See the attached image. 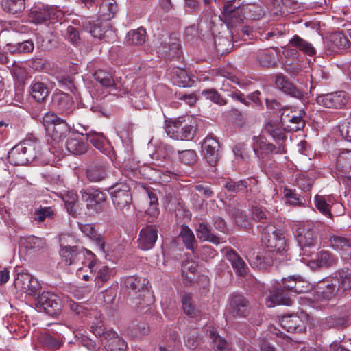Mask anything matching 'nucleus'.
Masks as SVG:
<instances>
[{"label": "nucleus", "mask_w": 351, "mask_h": 351, "mask_svg": "<svg viewBox=\"0 0 351 351\" xmlns=\"http://www.w3.org/2000/svg\"><path fill=\"white\" fill-rule=\"evenodd\" d=\"M228 213L240 228L245 230L251 228V222L243 210L235 206H229Z\"/></svg>", "instance_id": "nucleus-34"}, {"label": "nucleus", "mask_w": 351, "mask_h": 351, "mask_svg": "<svg viewBox=\"0 0 351 351\" xmlns=\"http://www.w3.org/2000/svg\"><path fill=\"white\" fill-rule=\"evenodd\" d=\"M230 313L234 317H245L250 313V302L240 294L232 295L230 299Z\"/></svg>", "instance_id": "nucleus-16"}, {"label": "nucleus", "mask_w": 351, "mask_h": 351, "mask_svg": "<svg viewBox=\"0 0 351 351\" xmlns=\"http://www.w3.org/2000/svg\"><path fill=\"white\" fill-rule=\"evenodd\" d=\"M202 95L204 96L206 99L218 105L224 106L227 104L226 100L215 89L204 90L202 92Z\"/></svg>", "instance_id": "nucleus-62"}, {"label": "nucleus", "mask_w": 351, "mask_h": 351, "mask_svg": "<svg viewBox=\"0 0 351 351\" xmlns=\"http://www.w3.org/2000/svg\"><path fill=\"white\" fill-rule=\"evenodd\" d=\"M109 167L107 162L97 160L88 165L86 172V177L90 182H100L107 177Z\"/></svg>", "instance_id": "nucleus-15"}, {"label": "nucleus", "mask_w": 351, "mask_h": 351, "mask_svg": "<svg viewBox=\"0 0 351 351\" xmlns=\"http://www.w3.org/2000/svg\"><path fill=\"white\" fill-rule=\"evenodd\" d=\"M165 129L167 134L175 140L191 141L195 134V128L192 125H188L180 119L173 121H165Z\"/></svg>", "instance_id": "nucleus-5"}, {"label": "nucleus", "mask_w": 351, "mask_h": 351, "mask_svg": "<svg viewBox=\"0 0 351 351\" xmlns=\"http://www.w3.org/2000/svg\"><path fill=\"white\" fill-rule=\"evenodd\" d=\"M173 80L180 87H190L194 82L185 70L180 69L173 71Z\"/></svg>", "instance_id": "nucleus-47"}, {"label": "nucleus", "mask_w": 351, "mask_h": 351, "mask_svg": "<svg viewBox=\"0 0 351 351\" xmlns=\"http://www.w3.org/2000/svg\"><path fill=\"white\" fill-rule=\"evenodd\" d=\"M196 231L197 237L199 239L210 241L215 245L221 243V239L213 232L211 227L208 223H199Z\"/></svg>", "instance_id": "nucleus-39"}, {"label": "nucleus", "mask_w": 351, "mask_h": 351, "mask_svg": "<svg viewBox=\"0 0 351 351\" xmlns=\"http://www.w3.org/2000/svg\"><path fill=\"white\" fill-rule=\"evenodd\" d=\"M80 229L86 236L95 241L96 245L101 251L105 252V243L91 224H80Z\"/></svg>", "instance_id": "nucleus-45"}, {"label": "nucleus", "mask_w": 351, "mask_h": 351, "mask_svg": "<svg viewBox=\"0 0 351 351\" xmlns=\"http://www.w3.org/2000/svg\"><path fill=\"white\" fill-rule=\"evenodd\" d=\"M315 205L321 213L333 219V215L330 212V205L326 202L324 197L317 195L315 197Z\"/></svg>", "instance_id": "nucleus-57"}, {"label": "nucleus", "mask_w": 351, "mask_h": 351, "mask_svg": "<svg viewBox=\"0 0 351 351\" xmlns=\"http://www.w3.org/2000/svg\"><path fill=\"white\" fill-rule=\"evenodd\" d=\"M102 345L106 351H125L127 348L125 341L112 330H108V332L103 339Z\"/></svg>", "instance_id": "nucleus-24"}, {"label": "nucleus", "mask_w": 351, "mask_h": 351, "mask_svg": "<svg viewBox=\"0 0 351 351\" xmlns=\"http://www.w3.org/2000/svg\"><path fill=\"white\" fill-rule=\"evenodd\" d=\"M84 30L89 32L93 37L101 40L104 37L106 26L101 20L86 21L83 24Z\"/></svg>", "instance_id": "nucleus-37"}, {"label": "nucleus", "mask_w": 351, "mask_h": 351, "mask_svg": "<svg viewBox=\"0 0 351 351\" xmlns=\"http://www.w3.org/2000/svg\"><path fill=\"white\" fill-rule=\"evenodd\" d=\"M24 240V244L27 249L36 251L43 248L45 244V241L43 239L33 235L27 237Z\"/></svg>", "instance_id": "nucleus-60"}, {"label": "nucleus", "mask_w": 351, "mask_h": 351, "mask_svg": "<svg viewBox=\"0 0 351 351\" xmlns=\"http://www.w3.org/2000/svg\"><path fill=\"white\" fill-rule=\"evenodd\" d=\"M275 249L258 252L251 258L250 261V265L253 267L260 269H265L268 267L271 266L274 263V258H276L278 254Z\"/></svg>", "instance_id": "nucleus-21"}, {"label": "nucleus", "mask_w": 351, "mask_h": 351, "mask_svg": "<svg viewBox=\"0 0 351 351\" xmlns=\"http://www.w3.org/2000/svg\"><path fill=\"white\" fill-rule=\"evenodd\" d=\"M337 291V285L331 276L330 279L319 282L317 285V293H319L323 299L330 300L333 297Z\"/></svg>", "instance_id": "nucleus-40"}, {"label": "nucleus", "mask_w": 351, "mask_h": 351, "mask_svg": "<svg viewBox=\"0 0 351 351\" xmlns=\"http://www.w3.org/2000/svg\"><path fill=\"white\" fill-rule=\"evenodd\" d=\"M88 139L95 148L101 152H105L107 149L108 141L103 134H95L89 135Z\"/></svg>", "instance_id": "nucleus-58"}, {"label": "nucleus", "mask_w": 351, "mask_h": 351, "mask_svg": "<svg viewBox=\"0 0 351 351\" xmlns=\"http://www.w3.org/2000/svg\"><path fill=\"white\" fill-rule=\"evenodd\" d=\"M245 19L259 20L265 15V9L258 3L243 4L241 6Z\"/></svg>", "instance_id": "nucleus-38"}, {"label": "nucleus", "mask_w": 351, "mask_h": 351, "mask_svg": "<svg viewBox=\"0 0 351 351\" xmlns=\"http://www.w3.org/2000/svg\"><path fill=\"white\" fill-rule=\"evenodd\" d=\"M283 195L284 197L287 200V203L290 205L297 206L302 204V199L300 196L296 194L295 191H293L291 189L285 187L283 189Z\"/></svg>", "instance_id": "nucleus-64"}, {"label": "nucleus", "mask_w": 351, "mask_h": 351, "mask_svg": "<svg viewBox=\"0 0 351 351\" xmlns=\"http://www.w3.org/2000/svg\"><path fill=\"white\" fill-rule=\"evenodd\" d=\"M62 200L69 215L76 217L78 210V196L73 191H64L62 194Z\"/></svg>", "instance_id": "nucleus-35"}, {"label": "nucleus", "mask_w": 351, "mask_h": 351, "mask_svg": "<svg viewBox=\"0 0 351 351\" xmlns=\"http://www.w3.org/2000/svg\"><path fill=\"white\" fill-rule=\"evenodd\" d=\"M336 166L337 169L343 173L350 171L351 169V150L344 149L338 154Z\"/></svg>", "instance_id": "nucleus-42"}, {"label": "nucleus", "mask_w": 351, "mask_h": 351, "mask_svg": "<svg viewBox=\"0 0 351 351\" xmlns=\"http://www.w3.org/2000/svg\"><path fill=\"white\" fill-rule=\"evenodd\" d=\"M261 232L262 242L264 243L267 247L277 248L280 250L281 245L285 244V241L279 237L276 228L271 224V221L267 223L260 226Z\"/></svg>", "instance_id": "nucleus-11"}, {"label": "nucleus", "mask_w": 351, "mask_h": 351, "mask_svg": "<svg viewBox=\"0 0 351 351\" xmlns=\"http://www.w3.org/2000/svg\"><path fill=\"white\" fill-rule=\"evenodd\" d=\"M335 263L336 258L330 252L322 251L315 260L309 261L308 265L315 269L318 267H328L335 265Z\"/></svg>", "instance_id": "nucleus-36"}, {"label": "nucleus", "mask_w": 351, "mask_h": 351, "mask_svg": "<svg viewBox=\"0 0 351 351\" xmlns=\"http://www.w3.org/2000/svg\"><path fill=\"white\" fill-rule=\"evenodd\" d=\"M40 144L36 139H25L8 152V160L13 165H24L33 161L40 154Z\"/></svg>", "instance_id": "nucleus-1"}, {"label": "nucleus", "mask_w": 351, "mask_h": 351, "mask_svg": "<svg viewBox=\"0 0 351 351\" xmlns=\"http://www.w3.org/2000/svg\"><path fill=\"white\" fill-rule=\"evenodd\" d=\"M112 203L117 210H128L132 203V197L130 187L125 178H121L109 189Z\"/></svg>", "instance_id": "nucleus-3"}, {"label": "nucleus", "mask_w": 351, "mask_h": 351, "mask_svg": "<svg viewBox=\"0 0 351 351\" xmlns=\"http://www.w3.org/2000/svg\"><path fill=\"white\" fill-rule=\"evenodd\" d=\"M177 153L179 155V160H180V162L186 165L192 166L197 161V155L194 150H178Z\"/></svg>", "instance_id": "nucleus-56"}, {"label": "nucleus", "mask_w": 351, "mask_h": 351, "mask_svg": "<svg viewBox=\"0 0 351 351\" xmlns=\"http://www.w3.org/2000/svg\"><path fill=\"white\" fill-rule=\"evenodd\" d=\"M336 285L337 291L344 292L351 289V269L343 268L335 272L332 276Z\"/></svg>", "instance_id": "nucleus-26"}, {"label": "nucleus", "mask_w": 351, "mask_h": 351, "mask_svg": "<svg viewBox=\"0 0 351 351\" xmlns=\"http://www.w3.org/2000/svg\"><path fill=\"white\" fill-rule=\"evenodd\" d=\"M245 17L241 6L232 9V5H226L223 8V21L228 29H234L243 23Z\"/></svg>", "instance_id": "nucleus-19"}, {"label": "nucleus", "mask_w": 351, "mask_h": 351, "mask_svg": "<svg viewBox=\"0 0 351 351\" xmlns=\"http://www.w3.org/2000/svg\"><path fill=\"white\" fill-rule=\"evenodd\" d=\"M30 94L37 102L45 101L49 95L47 86L43 82H33L30 86Z\"/></svg>", "instance_id": "nucleus-44"}, {"label": "nucleus", "mask_w": 351, "mask_h": 351, "mask_svg": "<svg viewBox=\"0 0 351 351\" xmlns=\"http://www.w3.org/2000/svg\"><path fill=\"white\" fill-rule=\"evenodd\" d=\"M99 2L100 10L108 15V19L113 17L117 11V5L114 0H101Z\"/></svg>", "instance_id": "nucleus-61"}, {"label": "nucleus", "mask_w": 351, "mask_h": 351, "mask_svg": "<svg viewBox=\"0 0 351 351\" xmlns=\"http://www.w3.org/2000/svg\"><path fill=\"white\" fill-rule=\"evenodd\" d=\"M257 60L263 67H274L276 65V55L270 50L258 51L256 56Z\"/></svg>", "instance_id": "nucleus-46"}, {"label": "nucleus", "mask_w": 351, "mask_h": 351, "mask_svg": "<svg viewBox=\"0 0 351 351\" xmlns=\"http://www.w3.org/2000/svg\"><path fill=\"white\" fill-rule=\"evenodd\" d=\"M255 142L253 145V150L255 155L260 159H265L274 153L280 152V147H276L274 144L267 142L263 138L254 137Z\"/></svg>", "instance_id": "nucleus-22"}, {"label": "nucleus", "mask_w": 351, "mask_h": 351, "mask_svg": "<svg viewBox=\"0 0 351 351\" xmlns=\"http://www.w3.org/2000/svg\"><path fill=\"white\" fill-rule=\"evenodd\" d=\"M149 280L140 276H129L125 280V285L135 293H139L138 301L136 302L137 308L142 311L144 305L149 306L154 302L153 295L149 291Z\"/></svg>", "instance_id": "nucleus-2"}, {"label": "nucleus", "mask_w": 351, "mask_h": 351, "mask_svg": "<svg viewBox=\"0 0 351 351\" xmlns=\"http://www.w3.org/2000/svg\"><path fill=\"white\" fill-rule=\"evenodd\" d=\"M38 340L43 346L51 350H58L63 344V342L60 337H53L47 332L40 333L38 335Z\"/></svg>", "instance_id": "nucleus-43"}, {"label": "nucleus", "mask_w": 351, "mask_h": 351, "mask_svg": "<svg viewBox=\"0 0 351 351\" xmlns=\"http://www.w3.org/2000/svg\"><path fill=\"white\" fill-rule=\"evenodd\" d=\"M16 287L30 295H36L41 288L38 280L29 274L19 273L14 280Z\"/></svg>", "instance_id": "nucleus-13"}, {"label": "nucleus", "mask_w": 351, "mask_h": 351, "mask_svg": "<svg viewBox=\"0 0 351 351\" xmlns=\"http://www.w3.org/2000/svg\"><path fill=\"white\" fill-rule=\"evenodd\" d=\"M226 257L230 262L238 276H245L247 274L248 270L247 265L234 250L232 249L227 250Z\"/></svg>", "instance_id": "nucleus-30"}, {"label": "nucleus", "mask_w": 351, "mask_h": 351, "mask_svg": "<svg viewBox=\"0 0 351 351\" xmlns=\"http://www.w3.org/2000/svg\"><path fill=\"white\" fill-rule=\"evenodd\" d=\"M36 306L43 309L51 316L58 315L62 309V302L60 298L51 292H43L36 299Z\"/></svg>", "instance_id": "nucleus-9"}, {"label": "nucleus", "mask_w": 351, "mask_h": 351, "mask_svg": "<svg viewBox=\"0 0 351 351\" xmlns=\"http://www.w3.org/2000/svg\"><path fill=\"white\" fill-rule=\"evenodd\" d=\"M322 225L319 221H306L296 229L295 237L302 250L315 245L318 240V228Z\"/></svg>", "instance_id": "nucleus-4"}, {"label": "nucleus", "mask_w": 351, "mask_h": 351, "mask_svg": "<svg viewBox=\"0 0 351 351\" xmlns=\"http://www.w3.org/2000/svg\"><path fill=\"white\" fill-rule=\"evenodd\" d=\"M275 84L279 90L293 97L302 99L304 96L303 93L282 73L276 75Z\"/></svg>", "instance_id": "nucleus-23"}, {"label": "nucleus", "mask_w": 351, "mask_h": 351, "mask_svg": "<svg viewBox=\"0 0 351 351\" xmlns=\"http://www.w3.org/2000/svg\"><path fill=\"white\" fill-rule=\"evenodd\" d=\"M55 215V210L53 207L40 206L38 209L35 210L33 214V219L38 223L43 222L46 219H52Z\"/></svg>", "instance_id": "nucleus-53"}, {"label": "nucleus", "mask_w": 351, "mask_h": 351, "mask_svg": "<svg viewBox=\"0 0 351 351\" xmlns=\"http://www.w3.org/2000/svg\"><path fill=\"white\" fill-rule=\"evenodd\" d=\"M252 219L256 222H260L263 224L270 221L269 213L264 211L258 206L252 207L251 209Z\"/></svg>", "instance_id": "nucleus-59"}, {"label": "nucleus", "mask_w": 351, "mask_h": 351, "mask_svg": "<svg viewBox=\"0 0 351 351\" xmlns=\"http://www.w3.org/2000/svg\"><path fill=\"white\" fill-rule=\"evenodd\" d=\"M3 9L12 14L22 12L25 8V0H2Z\"/></svg>", "instance_id": "nucleus-49"}, {"label": "nucleus", "mask_w": 351, "mask_h": 351, "mask_svg": "<svg viewBox=\"0 0 351 351\" xmlns=\"http://www.w3.org/2000/svg\"><path fill=\"white\" fill-rule=\"evenodd\" d=\"M48 130L51 131V138L53 141L59 142L67 136L70 132V128L64 120L61 119L58 123L53 124Z\"/></svg>", "instance_id": "nucleus-41"}, {"label": "nucleus", "mask_w": 351, "mask_h": 351, "mask_svg": "<svg viewBox=\"0 0 351 351\" xmlns=\"http://www.w3.org/2000/svg\"><path fill=\"white\" fill-rule=\"evenodd\" d=\"M220 20L221 17L216 14L212 8H206L202 12L197 26L187 27L186 34H192L195 32L199 36L203 32H211L216 23Z\"/></svg>", "instance_id": "nucleus-7"}, {"label": "nucleus", "mask_w": 351, "mask_h": 351, "mask_svg": "<svg viewBox=\"0 0 351 351\" xmlns=\"http://www.w3.org/2000/svg\"><path fill=\"white\" fill-rule=\"evenodd\" d=\"M265 131L271 135L274 140H282L285 137L281 128L271 122L265 125Z\"/></svg>", "instance_id": "nucleus-63"}, {"label": "nucleus", "mask_w": 351, "mask_h": 351, "mask_svg": "<svg viewBox=\"0 0 351 351\" xmlns=\"http://www.w3.org/2000/svg\"><path fill=\"white\" fill-rule=\"evenodd\" d=\"M81 247L77 246H66L60 250V256L62 261L66 265L78 264L79 258H82V255L79 254Z\"/></svg>", "instance_id": "nucleus-33"}, {"label": "nucleus", "mask_w": 351, "mask_h": 351, "mask_svg": "<svg viewBox=\"0 0 351 351\" xmlns=\"http://www.w3.org/2000/svg\"><path fill=\"white\" fill-rule=\"evenodd\" d=\"M317 102L328 108H341L348 101L347 94L343 91L320 95L317 97Z\"/></svg>", "instance_id": "nucleus-12"}, {"label": "nucleus", "mask_w": 351, "mask_h": 351, "mask_svg": "<svg viewBox=\"0 0 351 351\" xmlns=\"http://www.w3.org/2000/svg\"><path fill=\"white\" fill-rule=\"evenodd\" d=\"M157 53L165 59L171 60L180 56V43L179 39L173 35L161 38L156 44Z\"/></svg>", "instance_id": "nucleus-10"}, {"label": "nucleus", "mask_w": 351, "mask_h": 351, "mask_svg": "<svg viewBox=\"0 0 351 351\" xmlns=\"http://www.w3.org/2000/svg\"><path fill=\"white\" fill-rule=\"evenodd\" d=\"M331 246L341 252L344 258H351V240L341 236L333 235L330 238Z\"/></svg>", "instance_id": "nucleus-29"}, {"label": "nucleus", "mask_w": 351, "mask_h": 351, "mask_svg": "<svg viewBox=\"0 0 351 351\" xmlns=\"http://www.w3.org/2000/svg\"><path fill=\"white\" fill-rule=\"evenodd\" d=\"M69 152L75 155H81L86 152V144L78 138H69L66 143Z\"/></svg>", "instance_id": "nucleus-48"}, {"label": "nucleus", "mask_w": 351, "mask_h": 351, "mask_svg": "<svg viewBox=\"0 0 351 351\" xmlns=\"http://www.w3.org/2000/svg\"><path fill=\"white\" fill-rule=\"evenodd\" d=\"M280 117L282 125L289 132L298 131L302 129L305 125L301 115L297 116L289 113L285 114L282 112Z\"/></svg>", "instance_id": "nucleus-28"}, {"label": "nucleus", "mask_w": 351, "mask_h": 351, "mask_svg": "<svg viewBox=\"0 0 351 351\" xmlns=\"http://www.w3.org/2000/svg\"><path fill=\"white\" fill-rule=\"evenodd\" d=\"M181 302L182 309L186 315L191 318L201 317V311L197 307L191 294H182L181 296Z\"/></svg>", "instance_id": "nucleus-31"}, {"label": "nucleus", "mask_w": 351, "mask_h": 351, "mask_svg": "<svg viewBox=\"0 0 351 351\" xmlns=\"http://www.w3.org/2000/svg\"><path fill=\"white\" fill-rule=\"evenodd\" d=\"M202 149L207 162L215 167L219 160V143L214 137L208 136L203 142Z\"/></svg>", "instance_id": "nucleus-18"}, {"label": "nucleus", "mask_w": 351, "mask_h": 351, "mask_svg": "<svg viewBox=\"0 0 351 351\" xmlns=\"http://www.w3.org/2000/svg\"><path fill=\"white\" fill-rule=\"evenodd\" d=\"M280 304L291 306L292 304V300L291 293L286 291L280 284H278L269 292L267 305L268 307H272L275 305Z\"/></svg>", "instance_id": "nucleus-17"}, {"label": "nucleus", "mask_w": 351, "mask_h": 351, "mask_svg": "<svg viewBox=\"0 0 351 351\" xmlns=\"http://www.w3.org/2000/svg\"><path fill=\"white\" fill-rule=\"evenodd\" d=\"M256 180L252 178H249L239 181H234L231 178H228L224 184L225 189L232 193L247 192L251 189L252 184H256Z\"/></svg>", "instance_id": "nucleus-27"}, {"label": "nucleus", "mask_w": 351, "mask_h": 351, "mask_svg": "<svg viewBox=\"0 0 351 351\" xmlns=\"http://www.w3.org/2000/svg\"><path fill=\"white\" fill-rule=\"evenodd\" d=\"M179 236L182 238V242L187 249L193 250L195 242V235L193 231L186 225L181 226Z\"/></svg>", "instance_id": "nucleus-52"}, {"label": "nucleus", "mask_w": 351, "mask_h": 351, "mask_svg": "<svg viewBox=\"0 0 351 351\" xmlns=\"http://www.w3.org/2000/svg\"><path fill=\"white\" fill-rule=\"evenodd\" d=\"M290 44L307 55L312 56L315 54V50L312 45L297 35L294 36L290 40Z\"/></svg>", "instance_id": "nucleus-51"}, {"label": "nucleus", "mask_w": 351, "mask_h": 351, "mask_svg": "<svg viewBox=\"0 0 351 351\" xmlns=\"http://www.w3.org/2000/svg\"><path fill=\"white\" fill-rule=\"evenodd\" d=\"M51 108L56 114L62 116L69 117L77 114V108L75 106L73 97L63 92L53 95Z\"/></svg>", "instance_id": "nucleus-6"}, {"label": "nucleus", "mask_w": 351, "mask_h": 351, "mask_svg": "<svg viewBox=\"0 0 351 351\" xmlns=\"http://www.w3.org/2000/svg\"><path fill=\"white\" fill-rule=\"evenodd\" d=\"M158 239V229L152 225L143 228L137 239L138 247L142 250L152 249Z\"/></svg>", "instance_id": "nucleus-14"}, {"label": "nucleus", "mask_w": 351, "mask_h": 351, "mask_svg": "<svg viewBox=\"0 0 351 351\" xmlns=\"http://www.w3.org/2000/svg\"><path fill=\"white\" fill-rule=\"evenodd\" d=\"M82 200L86 203L90 215L99 213L102 209V204L106 201V195L95 188H88L80 191Z\"/></svg>", "instance_id": "nucleus-8"}, {"label": "nucleus", "mask_w": 351, "mask_h": 351, "mask_svg": "<svg viewBox=\"0 0 351 351\" xmlns=\"http://www.w3.org/2000/svg\"><path fill=\"white\" fill-rule=\"evenodd\" d=\"M55 11L56 9L54 8H51L48 5L36 6L31 10L29 18L35 23H43L49 20L52 15H56L57 18L62 16V13L60 11L57 12Z\"/></svg>", "instance_id": "nucleus-20"}, {"label": "nucleus", "mask_w": 351, "mask_h": 351, "mask_svg": "<svg viewBox=\"0 0 351 351\" xmlns=\"http://www.w3.org/2000/svg\"><path fill=\"white\" fill-rule=\"evenodd\" d=\"M280 324L282 328L288 332H302L304 326L302 320L295 315H284L280 318Z\"/></svg>", "instance_id": "nucleus-25"}, {"label": "nucleus", "mask_w": 351, "mask_h": 351, "mask_svg": "<svg viewBox=\"0 0 351 351\" xmlns=\"http://www.w3.org/2000/svg\"><path fill=\"white\" fill-rule=\"evenodd\" d=\"M206 335L212 340V347L215 351H229L230 345L221 337L217 330L211 326L206 329Z\"/></svg>", "instance_id": "nucleus-32"}, {"label": "nucleus", "mask_w": 351, "mask_h": 351, "mask_svg": "<svg viewBox=\"0 0 351 351\" xmlns=\"http://www.w3.org/2000/svg\"><path fill=\"white\" fill-rule=\"evenodd\" d=\"M146 31L140 27L137 29L130 31L127 34V42L130 45H142L145 41Z\"/></svg>", "instance_id": "nucleus-50"}, {"label": "nucleus", "mask_w": 351, "mask_h": 351, "mask_svg": "<svg viewBox=\"0 0 351 351\" xmlns=\"http://www.w3.org/2000/svg\"><path fill=\"white\" fill-rule=\"evenodd\" d=\"M94 79L102 86L110 88L116 85L111 74L103 70H97L93 75Z\"/></svg>", "instance_id": "nucleus-54"}, {"label": "nucleus", "mask_w": 351, "mask_h": 351, "mask_svg": "<svg viewBox=\"0 0 351 351\" xmlns=\"http://www.w3.org/2000/svg\"><path fill=\"white\" fill-rule=\"evenodd\" d=\"M330 41L332 45V50H335V48H346L348 47L350 43L348 38L342 32H335L331 34Z\"/></svg>", "instance_id": "nucleus-55"}]
</instances>
